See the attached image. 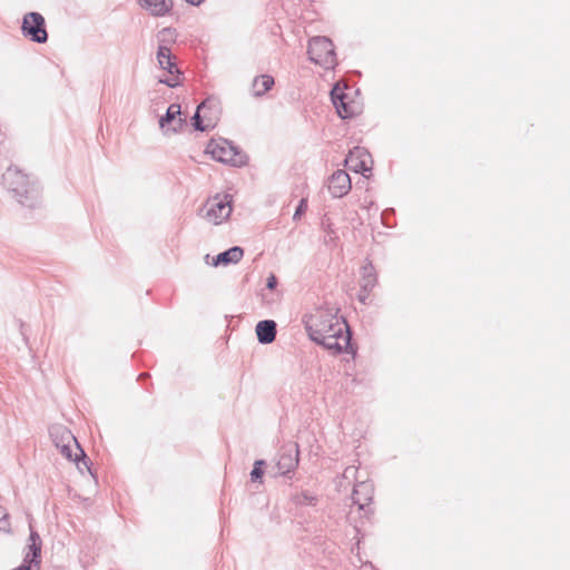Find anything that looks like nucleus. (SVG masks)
Segmentation results:
<instances>
[{"label": "nucleus", "instance_id": "nucleus-10", "mask_svg": "<svg viewBox=\"0 0 570 570\" xmlns=\"http://www.w3.org/2000/svg\"><path fill=\"white\" fill-rule=\"evenodd\" d=\"M373 492L372 483L366 481L356 483L351 495L353 505H356L360 511H364L367 514L373 500Z\"/></svg>", "mask_w": 570, "mask_h": 570}, {"label": "nucleus", "instance_id": "nucleus-29", "mask_svg": "<svg viewBox=\"0 0 570 570\" xmlns=\"http://www.w3.org/2000/svg\"><path fill=\"white\" fill-rule=\"evenodd\" d=\"M371 292H365L362 287L360 288L357 298L361 303L366 304V301L370 297Z\"/></svg>", "mask_w": 570, "mask_h": 570}, {"label": "nucleus", "instance_id": "nucleus-1", "mask_svg": "<svg viewBox=\"0 0 570 570\" xmlns=\"http://www.w3.org/2000/svg\"><path fill=\"white\" fill-rule=\"evenodd\" d=\"M333 307H318L315 313L305 316L304 326L309 338L335 353L353 352L351 332L347 323Z\"/></svg>", "mask_w": 570, "mask_h": 570}, {"label": "nucleus", "instance_id": "nucleus-18", "mask_svg": "<svg viewBox=\"0 0 570 570\" xmlns=\"http://www.w3.org/2000/svg\"><path fill=\"white\" fill-rule=\"evenodd\" d=\"M140 6L149 10L153 16L163 17L167 14L171 7V0H138Z\"/></svg>", "mask_w": 570, "mask_h": 570}, {"label": "nucleus", "instance_id": "nucleus-12", "mask_svg": "<svg viewBox=\"0 0 570 570\" xmlns=\"http://www.w3.org/2000/svg\"><path fill=\"white\" fill-rule=\"evenodd\" d=\"M180 105L178 104H171L167 110L166 114L159 119V126L164 131L171 130L173 132H177L183 125L185 124V120L180 117Z\"/></svg>", "mask_w": 570, "mask_h": 570}, {"label": "nucleus", "instance_id": "nucleus-3", "mask_svg": "<svg viewBox=\"0 0 570 570\" xmlns=\"http://www.w3.org/2000/svg\"><path fill=\"white\" fill-rule=\"evenodd\" d=\"M206 153L210 154L217 161L235 167H240L247 163V156L225 138L210 139L206 147Z\"/></svg>", "mask_w": 570, "mask_h": 570}, {"label": "nucleus", "instance_id": "nucleus-22", "mask_svg": "<svg viewBox=\"0 0 570 570\" xmlns=\"http://www.w3.org/2000/svg\"><path fill=\"white\" fill-rule=\"evenodd\" d=\"M293 501L297 505H315L317 498L308 491H301L293 497Z\"/></svg>", "mask_w": 570, "mask_h": 570}, {"label": "nucleus", "instance_id": "nucleus-5", "mask_svg": "<svg viewBox=\"0 0 570 570\" xmlns=\"http://www.w3.org/2000/svg\"><path fill=\"white\" fill-rule=\"evenodd\" d=\"M23 37L36 43H46L48 32L45 18L39 12H29L24 14L21 24Z\"/></svg>", "mask_w": 570, "mask_h": 570}, {"label": "nucleus", "instance_id": "nucleus-14", "mask_svg": "<svg viewBox=\"0 0 570 570\" xmlns=\"http://www.w3.org/2000/svg\"><path fill=\"white\" fill-rule=\"evenodd\" d=\"M41 546L42 541L39 533L30 525L28 551L24 554L23 563L39 567L41 562Z\"/></svg>", "mask_w": 570, "mask_h": 570}, {"label": "nucleus", "instance_id": "nucleus-20", "mask_svg": "<svg viewBox=\"0 0 570 570\" xmlns=\"http://www.w3.org/2000/svg\"><path fill=\"white\" fill-rule=\"evenodd\" d=\"M274 78L269 75H261L253 79L252 91L254 97H262L274 86Z\"/></svg>", "mask_w": 570, "mask_h": 570}, {"label": "nucleus", "instance_id": "nucleus-27", "mask_svg": "<svg viewBox=\"0 0 570 570\" xmlns=\"http://www.w3.org/2000/svg\"><path fill=\"white\" fill-rule=\"evenodd\" d=\"M306 208H307L306 199H301L298 206L296 207L293 218L297 219L306 210Z\"/></svg>", "mask_w": 570, "mask_h": 570}, {"label": "nucleus", "instance_id": "nucleus-15", "mask_svg": "<svg viewBox=\"0 0 570 570\" xmlns=\"http://www.w3.org/2000/svg\"><path fill=\"white\" fill-rule=\"evenodd\" d=\"M331 97L336 111L342 119H348L356 115L355 108L346 101L347 95L342 89L334 87L331 91Z\"/></svg>", "mask_w": 570, "mask_h": 570}, {"label": "nucleus", "instance_id": "nucleus-2", "mask_svg": "<svg viewBox=\"0 0 570 570\" xmlns=\"http://www.w3.org/2000/svg\"><path fill=\"white\" fill-rule=\"evenodd\" d=\"M2 185L20 204L28 207L35 206L38 190L30 183L28 176L18 167L10 166L7 168L2 175Z\"/></svg>", "mask_w": 570, "mask_h": 570}, {"label": "nucleus", "instance_id": "nucleus-16", "mask_svg": "<svg viewBox=\"0 0 570 570\" xmlns=\"http://www.w3.org/2000/svg\"><path fill=\"white\" fill-rule=\"evenodd\" d=\"M256 335L261 344H271L275 341L277 325L273 320H264L256 325Z\"/></svg>", "mask_w": 570, "mask_h": 570}, {"label": "nucleus", "instance_id": "nucleus-28", "mask_svg": "<svg viewBox=\"0 0 570 570\" xmlns=\"http://www.w3.org/2000/svg\"><path fill=\"white\" fill-rule=\"evenodd\" d=\"M277 286V277L274 274H271L267 277L266 287L268 289H274Z\"/></svg>", "mask_w": 570, "mask_h": 570}, {"label": "nucleus", "instance_id": "nucleus-31", "mask_svg": "<svg viewBox=\"0 0 570 570\" xmlns=\"http://www.w3.org/2000/svg\"><path fill=\"white\" fill-rule=\"evenodd\" d=\"M187 3L191 4V6H199L200 3H203L205 0H185Z\"/></svg>", "mask_w": 570, "mask_h": 570}, {"label": "nucleus", "instance_id": "nucleus-26", "mask_svg": "<svg viewBox=\"0 0 570 570\" xmlns=\"http://www.w3.org/2000/svg\"><path fill=\"white\" fill-rule=\"evenodd\" d=\"M0 531H4V532L10 531L9 513L1 505H0Z\"/></svg>", "mask_w": 570, "mask_h": 570}, {"label": "nucleus", "instance_id": "nucleus-30", "mask_svg": "<svg viewBox=\"0 0 570 570\" xmlns=\"http://www.w3.org/2000/svg\"><path fill=\"white\" fill-rule=\"evenodd\" d=\"M31 568L32 567L30 564L22 562L16 570H32Z\"/></svg>", "mask_w": 570, "mask_h": 570}, {"label": "nucleus", "instance_id": "nucleus-19", "mask_svg": "<svg viewBox=\"0 0 570 570\" xmlns=\"http://www.w3.org/2000/svg\"><path fill=\"white\" fill-rule=\"evenodd\" d=\"M360 286L365 292H372L377 284V276L375 268L371 262L362 266Z\"/></svg>", "mask_w": 570, "mask_h": 570}, {"label": "nucleus", "instance_id": "nucleus-9", "mask_svg": "<svg viewBox=\"0 0 570 570\" xmlns=\"http://www.w3.org/2000/svg\"><path fill=\"white\" fill-rule=\"evenodd\" d=\"M371 155L367 153L366 149L362 147H355L353 150L348 153V155L345 158V166L350 170L363 175L371 170Z\"/></svg>", "mask_w": 570, "mask_h": 570}, {"label": "nucleus", "instance_id": "nucleus-23", "mask_svg": "<svg viewBox=\"0 0 570 570\" xmlns=\"http://www.w3.org/2000/svg\"><path fill=\"white\" fill-rule=\"evenodd\" d=\"M73 443H63V444H55L57 449H59L60 453L66 458L68 459L69 461H72V462H79V459L81 458V454L77 451L75 454L72 453V449H71V445Z\"/></svg>", "mask_w": 570, "mask_h": 570}, {"label": "nucleus", "instance_id": "nucleus-11", "mask_svg": "<svg viewBox=\"0 0 570 570\" xmlns=\"http://www.w3.org/2000/svg\"><path fill=\"white\" fill-rule=\"evenodd\" d=\"M351 178L345 170L338 169L328 179V191L334 198H341L351 190Z\"/></svg>", "mask_w": 570, "mask_h": 570}, {"label": "nucleus", "instance_id": "nucleus-32", "mask_svg": "<svg viewBox=\"0 0 570 570\" xmlns=\"http://www.w3.org/2000/svg\"><path fill=\"white\" fill-rule=\"evenodd\" d=\"M350 472H352V468H347V469L345 470V472H344L345 476H347V474H348Z\"/></svg>", "mask_w": 570, "mask_h": 570}, {"label": "nucleus", "instance_id": "nucleus-21", "mask_svg": "<svg viewBox=\"0 0 570 570\" xmlns=\"http://www.w3.org/2000/svg\"><path fill=\"white\" fill-rule=\"evenodd\" d=\"M177 31L174 28H163L157 33L158 47H166L170 49V46L176 42Z\"/></svg>", "mask_w": 570, "mask_h": 570}, {"label": "nucleus", "instance_id": "nucleus-4", "mask_svg": "<svg viewBox=\"0 0 570 570\" xmlns=\"http://www.w3.org/2000/svg\"><path fill=\"white\" fill-rule=\"evenodd\" d=\"M307 53L312 62L325 69L334 68L336 65L334 45L331 39L326 37L318 36L312 38L308 41Z\"/></svg>", "mask_w": 570, "mask_h": 570}, {"label": "nucleus", "instance_id": "nucleus-8", "mask_svg": "<svg viewBox=\"0 0 570 570\" xmlns=\"http://www.w3.org/2000/svg\"><path fill=\"white\" fill-rule=\"evenodd\" d=\"M298 445L296 443H289L281 449L278 460L276 463L278 473L285 475L294 471L298 465Z\"/></svg>", "mask_w": 570, "mask_h": 570}, {"label": "nucleus", "instance_id": "nucleus-7", "mask_svg": "<svg viewBox=\"0 0 570 570\" xmlns=\"http://www.w3.org/2000/svg\"><path fill=\"white\" fill-rule=\"evenodd\" d=\"M157 61L161 69L166 70L170 77L160 79L159 82L170 88H175L180 83V70L176 63V57L171 55V50L166 47H158Z\"/></svg>", "mask_w": 570, "mask_h": 570}, {"label": "nucleus", "instance_id": "nucleus-17", "mask_svg": "<svg viewBox=\"0 0 570 570\" xmlns=\"http://www.w3.org/2000/svg\"><path fill=\"white\" fill-rule=\"evenodd\" d=\"M244 256V249L239 246H233L225 252L219 253L213 261L214 266H227L238 263Z\"/></svg>", "mask_w": 570, "mask_h": 570}, {"label": "nucleus", "instance_id": "nucleus-13", "mask_svg": "<svg viewBox=\"0 0 570 570\" xmlns=\"http://www.w3.org/2000/svg\"><path fill=\"white\" fill-rule=\"evenodd\" d=\"M49 433L55 444L73 443L76 451H78L81 454L83 464L88 466L86 461V453L80 448L79 443L77 442L76 438L72 435L70 430L62 425H53L49 429Z\"/></svg>", "mask_w": 570, "mask_h": 570}, {"label": "nucleus", "instance_id": "nucleus-25", "mask_svg": "<svg viewBox=\"0 0 570 570\" xmlns=\"http://www.w3.org/2000/svg\"><path fill=\"white\" fill-rule=\"evenodd\" d=\"M205 107V102L200 104L198 107H197V110L195 112V115L191 117V125L193 127L195 128V130H198V131H205L207 130V126H205L203 124V119L199 115V110Z\"/></svg>", "mask_w": 570, "mask_h": 570}, {"label": "nucleus", "instance_id": "nucleus-6", "mask_svg": "<svg viewBox=\"0 0 570 570\" xmlns=\"http://www.w3.org/2000/svg\"><path fill=\"white\" fill-rule=\"evenodd\" d=\"M206 213L204 217L215 225H219L225 222L232 214V199L229 195L220 197L216 195L213 199H209L206 205Z\"/></svg>", "mask_w": 570, "mask_h": 570}, {"label": "nucleus", "instance_id": "nucleus-24", "mask_svg": "<svg viewBox=\"0 0 570 570\" xmlns=\"http://www.w3.org/2000/svg\"><path fill=\"white\" fill-rule=\"evenodd\" d=\"M264 465H265V461L264 460L255 461L253 470L250 472V480L253 482H257V481L262 482V478H263V474H264V470H263Z\"/></svg>", "mask_w": 570, "mask_h": 570}]
</instances>
